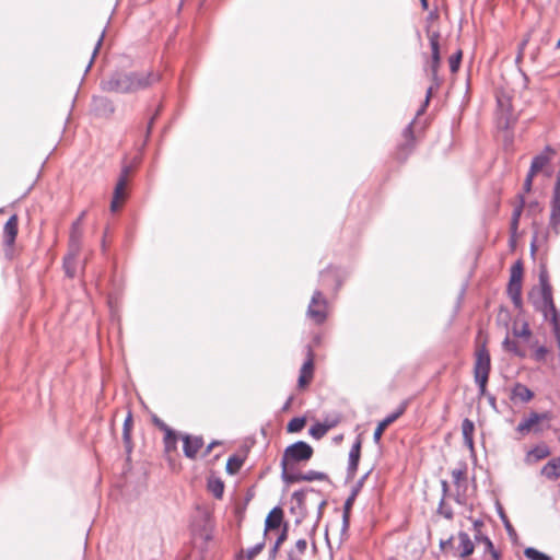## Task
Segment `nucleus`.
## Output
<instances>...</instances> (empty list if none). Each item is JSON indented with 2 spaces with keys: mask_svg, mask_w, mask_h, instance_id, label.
Returning a JSON list of instances; mask_svg holds the SVG:
<instances>
[{
  "mask_svg": "<svg viewBox=\"0 0 560 560\" xmlns=\"http://www.w3.org/2000/svg\"><path fill=\"white\" fill-rule=\"evenodd\" d=\"M244 460H245V457L240 456L237 454H232L226 460V465H225L226 474L230 476L237 474L238 470L241 469V467L243 466Z\"/></svg>",
  "mask_w": 560,
  "mask_h": 560,
  "instance_id": "obj_31",
  "label": "nucleus"
},
{
  "mask_svg": "<svg viewBox=\"0 0 560 560\" xmlns=\"http://www.w3.org/2000/svg\"><path fill=\"white\" fill-rule=\"evenodd\" d=\"M427 34L429 37L430 48H431V61L429 66L430 74H434L439 72V68L441 65V52H440V32H429V26L427 27Z\"/></svg>",
  "mask_w": 560,
  "mask_h": 560,
  "instance_id": "obj_15",
  "label": "nucleus"
},
{
  "mask_svg": "<svg viewBox=\"0 0 560 560\" xmlns=\"http://www.w3.org/2000/svg\"><path fill=\"white\" fill-rule=\"evenodd\" d=\"M81 243V231L80 230H70L69 236V252L74 255L79 254Z\"/></svg>",
  "mask_w": 560,
  "mask_h": 560,
  "instance_id": "obj_36",
  "label": "nucleus"
},
{
  "mask_svg": "<svg viewBox=\"0 0 560 560\" xmlns=\"http://www.w3.org/2000/svg\"><path fill=\"white\" fill-rule=\"evenodd\" d=\"M438 513L444 516L446 520H452L454 516L453 509L445 504L444 499H441L439 502Z\"/></svg>",
  "mask_w": 560,
  "mask_h": 560,
  "instance_id": "obj_46",
  "label": "nucleus"
},
{
  "mask_svg": "<svg viewBox=\"0 0 560 560\" xmlns=\"http://www.w3.org/2000/svg\"><path fill=\"white\" fill-rule=\"evenodd\" d=\"M339 421L340 417L338 415L334 417L327 416L320 423L327 425V431H329L330 429L335 428L339 423Z\"/></svg>",
  "mask_w": 560,
  "mask_h": 560,
  "instance_id": "obj_55",
  "label": "nucleus"
},
{
  "mask_svg": "<svg viewBox=\"0 0 560 560\" xmlns=\"http://www.w3.org/2000/svg\"><path fill=\"white\" fill-rule=\"evenodd\" d=\"M502 346H503L504 350L512 352L513 354H515L520 358L525 357V352L518 348L517 343L514 340L510 339L509 335L505 336V338L502 342Z\"/></svg>",
  "mask_w": 560,
  "mask_h": 560,
  "instance_id": "obj_39",
  "label": "nucleus"
},
{
  "mask_svg": "<svg viewBox=\"0 0 560 560\" xmlns=\"http://www.w3.org/2000/svg\"><path fill=\"white\" fill-rule=\"evenodd\" d=\"M550 453V447L546 443L541 442L527 452V457L533 462H538L548 457Z\"/></svg>",
  "mask_w": 560,
  "mask_h": 560,
  "instance_id": "obj_28",
  "label": "nucleus"
},
{
  "mask_svg": "<svg viewBox=\"0 0 560 560\" xmlns=\"http://www.w3.org/2000/svg\"><path fill=\"white\" fill-rule=\"evenodd\" d=\"M183 441V453L188 459H195L199 450L203 446L205 441L201 435H191L185 433L180 436Z\"/></svg>",
  "mask_w": 560,
  "mask_h": 560,
  "instance_id": "obj_17",
  "label": "nucleus"
},
{
  "mask_svg": "<svg viewBox=\"0 0 560 560\" xmlns=\"http://www.w3.org/2000/svg\"><path fill=\"white\" fill-rule=\"evenodd\" d=\"M541 475L550 480H556L560 477V457L551 458L542 468Z\"/></svg>",
  "mask_w": 560,
  "mask_h": 560,
  "instance_id": "obj_25",
  "label": "nucleus"
},
{
  "mask_svg": "<svg viewBox=\"0 0 560 560\" xmlns=\"http://www.w3.org/2000/svg\"><path fill=\"white\" fill-rule=\"evenodd\" d=\"M535 396V393L525 384L516 382L514 386L511 389V396L510 399L513 402H522L527 404Z\"/></svg>",
  "mask_w": 560,
  "mask_h": 560,
  "instance_id": "obj_22",
  "label": "nucleus"
},
{
  "mask_svg": "<svg viewBox=\"0 0 560 560\" xmlns=\"http://www.w3.org/2000/svg\"><path fill=\"white\" fill-rule=\"evenodd\" d=\"M152 422L153 424L163 433H167L168 430H173L170 425H167L162 419H160L156 415L152 416Z\"/></svg>",
  "mask_w": 560,
  "mask_h": 560,
  "instance_id": "obj_54",
  "label": "nucleus"
},
{
  "mask_svg": "<svg viewBox=\"0 0 560 560\" xmlns=\"http://www.w3.org/2000/svg\"><path fill=\"white\" fill-rule=\"evenodd\" d=\"M116 110L114 102L104 95H93L90 103V114L94 118L109 119Z\"/></svg>",
  "mask_w": 560,
  "mask_h": 560,
  "instance_id": "obj_8",
  "label": "nucleus"
},
{
  "mask_svg": "<svg viewBox=\"0 0 560 560\" xmlns=\"http://www.w3.org/2000/svg\"><path fill=\"white\" fill-rule=\"evenodd\" d=\"M523 211L524 210H522V206L514 207V209L512 211L510 230H513V232H515V230H518L520 219L522 217Z\"/></svg>",
  "mask_w": 560,
  "mask_h": 560,
  "instance_id": "obj_45",
  "label": "nucleus"
},
{
  "mask_svg": "<svg viewBox=\"0 0 560 560\" xmlns=\"http://www.w3.org/2000/svg\"><path fill=\"white\" fill-rule=\"evenodd\" d=\"M552 419V413L550 411L545 412H537V411H530L528 416L524 417L517 427L515 428V431L520 433L521 435L528 434L529 432H533L535 434L542 433L546 429H549L550 425H544L542 421L547 420L550 421Z\"/></svg>",
  "mask_w": 560,
  "mask_h": 560,
  "instance_id": "obj_6",
  "label": "nucleus"
},
{
  "mask_svg": "<svg viewBox=\"0 0 560 560\" xmlns=\"http://www.w3.org/2000/svg\"><path fill=\"white\" fill-rule=\"evenodd\" d=\"M131 172V166L130 165H124L121 167V171H120V174H119V177L117 180H121L122 179V183L127 184V178H128V175L130 174Z\"/></svg>",
  "mask_w": 560,
  "mask_h": 560,
  "instance_id": "obj_59",
  "label": "nucleus"
},
{
  "mask_svg": "<svg viewBox=\"0 0 560 560\" xmlns=\"http://www.w3.org/2000/svg\"><path fill=\"white\" fill-rule=\"evenodd\" d=\"M19 233V218L18 214L9 217L3 226V244L7 247H12L15 243Z\"/></svg>",
  "mask_w": 560,
  "mask_h": 560,
  "instance_id": "obj_21",
  "label": "nucleus"
},
{
  "mask_svg": "<svg viewBox=\"0 0 560 560\" xmlns=\"http://www.w3.org/2000/svg\"><path fill=\"white\" fill-rule=\"evenodd\" d=\"M536 175L537 174L533 173L530 170L527 171L522 188V191H524V194H529L532 191L533 180Z\"/></svg>",
  "mask_w": 560,
  "mask_h": 560,
  "instance_id": "obj_49",
  "label": "nucleus"
},
{
  "mask_svg": "<svg viewBox=\"0 0 560 560\" xmlns=\"http://www.w3.org/2000/svg\"><path fill=\"white\" fill-rule=\"evenodd\" d=\"M475 381V384L477 385L478 387V396L479 397H488V395H490L491 393L488 392L487 389V385H488V381L489 380H474Z\"/></svg>",
  "mask_w": 560,
  "mask_h": 560,
  "instance_id": "obj_50",
  "label": "nucleus"
},
{
  "mask_svg": "<svg viewBox=\"0 0 560 560\" xmlns=\"http://www.w3.org/2000/svg\"><path fill=\"white\" fill-rule=\"evenodd\" d=\"M178 439V434L174 429L168 430L167 433L164 434L163 444L165 454L168 455L177 450Z\"/></svg>",
  "mask_w": 560,
  "mask_h": 560,
  "instance_id": "obj_30",
  "label": "nucleus"
},
{
  "mask_svg": "<svg viewBox=\"0 0 560 560\" xmlns=\"http://www.w3.org/2000/svg\"><path fill=\"white\" fill-rule=\"evenodd\" d=\"M538 282L540 296H536L537 289L534 287L528 292V299L535 311L542 313L545 319H549L556 337L560 357V312L555 305L549 273L546 266L544 265H541L539 269Z\"/></svg>",
  "mask_w": 560,
  "mask_h": 560,
  "instance_id": "obj_2",
  "label": "nucleus"
},
{
  "mask_svg": "<svg viewBox=\"0 0 560 560\" xmlns=\"http://www.w3.org/2000/svg\"><path fill=\"white\" fill-rule=\"evenodd\" d=\"M266 546V537L262 536L261 540L246 550L245 558L247 560H253L257 555H259Z\"/></svg>",
  "mask_w": 560,
  "mask_h": 560,
  "instance_id": "obj_40",
  "label": "nucleus"
},
{
  "mask_svg": "<svg viewBox=\"0 0 560 560\" xmlns=\"http://www.w3.org/2000/svg\"><path fill=\"white\" fill-rule=\"evenodd\" d=\"M524 276V265L522 259H517L510 269V278L506 287V294L510 296L514 307L522 311V284Z\"/></svg>",
  "mask_w": 560,
  "mask_h": 560,
  "instance_id": "obj_4",
  "label": "nucleus"
},
{
  "mask_svg": "<svg viewBox=\"0 0 560 560\" xmlns=\"http://www.w3.org/2000/svg\"><path fill=\"white\" fill-rule=\"evenodd\" d=\"M549 224L551 229L558 234L560 228V170L557 173L556 182L552 188Z\"/></svg>",
  "mask_w": 560,
  "mask_h": 560,
  "instance_id": "obj_14",
  "label": "nucleus"
},
{
  "mask_svg": "<svg viewBox=\"0 0 560 560\" xmlns=\"http://www.w3.org/2000/svg\"><path fill=\"white\" fill-rule=\"evenodd\" d=\"M327 432V425H324L320 422L312 424L308 429V434L315 440L322 439Z\"/></svg>",
  "mask_w": 560,
  "mask_h": 560,
  "instance_id": "obj_42",
  "label": "nucleus"
},
{
  "mask_svg": "<svg viewBox=\"0 0 560 560\" xmlns=\"http://www.w3.org/2000/svg\"><path fill=\"white\" fill-rule=\"evenodd\" d=\"M132 427H133L132 411L128 410L127 415L125 417L124 423H122V442H124L125 452H126L128 458L130 457L132 450H133V444H132V440H131Z\"/></svg>",
  "mask_w": 560,
  "mask_h": 560,
  "instance_id": "obj_23",
  "label": "nucleus"
},
{
  "mask_svg": "<svg viewBox=\"0 0 560 560\" xmlns=\"http://www.w3.org/2000/svg\"><path fill=\"white\" fill-rule=\"evenodd\" d=\"M513 335L518 338L528 339L532 335V330L527 322H524L521 329L513 328Z\"/></svg>",
  "mask_w": 560,
  "mask_h": 560,
  "instance_id": "obj_48",
  "label": "nucleus"
},
{
  "mask_svg": "<svg viewBox=\"0 0 560 560\" xmlns=\"http://www.w3.org/2000/svg\"><path fill=\"white\" fill-rule=\"evenodd\" d=\"M416 121V118H413L404 129L401 132L402 138L405 139V142L399 143L396 148V159L400 162H405L408 156L411 154L412 150L415 149V132H413V124Z\"/></svg>",
  "mask_w": 560,
  "mask_h": 560,
  "instance_id": "obj_13",
  "label": "nucleus"
},
{
  "mask_svg": "<svg viewBox=\"0 0 560 560\" xmlns=\"http://www.w3.org/2000/svg\"><path fill=\"white\" fill-rule=\"evenodd\" d=\"M307 548V541L304 538H300L295 542V549L299 555H303L306 551Z\"/></svg>",
  "mask_w": 560,
  "mask_h": 560,
  "instance_id": "obj_58",
  "label": "nucleus"
},
{
  "mask_svg": "<svg viewBox=\"0 0 560 560\" xmlns=\"http://www.w3.org/2000/svg\"><path fill=\"white\" fill-rule=\"evenodd\" d=\"M548 353V348L546 346H539L535 349L533 357L534 360L537 362H541L546 359V355Z\"/></svg>",
  "mask_w": 560,
  "mask_h": 560,
  "instance_id": "obj_52",
  "label": "nucleus"
},
{
  "mask_svg": "<svg viewBox=\"0 0 560 560\" xmlns=\"http://www.w3.org/2000/svg\"><path fill=\"white\" fill-rule=\"evenodd\" d=\"M288 534H289V523L285 522V523H283L279 534L277 535L276 540L273 541V544L269 548L268 560H276L277 559V556L279 553L280 547L288 539Z\"/></svg>",
  "mask_w": 560,
  "mask_h": 560,
  "instance_id": "obj_24",
  "label": "nucleus"
},
{
  "mask_svg": "<svg viewBox=\"0 0 560 560\" xmlns=\"http://www.w3.org/2000/svg\"><path fill=\"white\" fill-rule=\"evenodd\" d=\"M453 540H454L453 536H450L447 539H441L440 544H439L440 549L442 551H444L446 548L453 549Z\"/></svg>",
  "mask_w": 560,
  "mask_h": 560,
  "instance_id": "obj_60",
  "label": "nucleus"
},
{
  "mask_svg": "<svg viewBox=\"0 0 560 560\" xmlns=\"http://www.w3.org/2000/svg\"><path fill=\"white\" fill-rule=\"evenodd\" d=\"M409 405V400H402L398 407L386 417H384L376 425L373 432V442L376 445H381L382 435L387 427H389L393 422H395L399 417H401Z\"/></svg>",
  "mask_w": 560,
  "mask_h": 560,
  "instance_id": "obj_12",
  "label": "nucleus"
},
{
  "mask_svg": "<svg viewBox=\"0 0 560 560\" xmlns=\"http://www.w3.org/2000/svg\"><path fill=\"white\" fill-rule=\"evenodd\" d=\"M190 528L192 535L201 537L205 541H210L213 537L211 517L208 513H205L201 517L192 521Z\"/></svg>",
  "mask_w": 560,
  "mask_h": 560,
  "instance_id": "obj_18",
  "label": "nucleus"
},
{
  "mask_svg": "<svg viewBox=\"0 0 560 560\" xmlns=\"http://www.w3.org/2000/svg\"><path fill=\"white\" fill-rule=\"evenodd\" d=\"M463 59V51L457 49L454 54H452L448 58L450 71L452 73H456L459 70L460 63Z\"/></svg>",
  "mask_w": 560,
  "mask_h": 560,
  "instance_id": "obj_41",
  "label": "nucleus"
},
{
  "mask_svg": "<svg viewBox=\"0 0 560 560\" xmlns=\"http://www.w3.org/2000/svg\"><path fill=\"white\" fill-rule=\"evenodd\" d=\"M527 212L526 214L528 217L533 215L535 212H541L544 210L542 206L540 205V202L538 200H530L528 203H527Z\"/></svg>",
  "mask_w": 560,
  "mask_h": 560,
  "instance_id": "obj_51",
  "label": "nucleus"
},
{
  "mask_svg": "<svg viewBox=\"0 0 560 560\" xmlns=\"http://www.w3.org/2000/svg\"><path fill=\"white\" fill-rule=\"evenodd\" d=\"M472 372L474 380H489L491 372V357L486 343H483L475 353Z\"/></svg>",
  "mask_w": 560,
  "mask_h": 560,
  "instance_id": "obj_9",
  "label": "nucleus"
},
{
  "mask_svg": "<svg viewBox=\"0 0 560 560\" xmlns=\"http://www.w3.org/2000/svg\"><path fill=\"white\" fill-rule=\"evenodd\" d=\"M307 316L317 325H322L327 319V300L319 290H315L311 298Z\"/></svg>",
  "mask_w": 560,
  "mask_h": 560,
  "instance_id": "obj_10",
  "label": "nucleus"
},
{
  "mask_svg": "<svg viewBox=\"0 0 560 560\" xmlns=\"http://www.w3.org/2000/svg\"><path fill=\"white\" fill-rule=\"evenodd\" d=\"M428 15L425 16V28L429 26V32H432L430 28V25L432 22L436 21L439 19V9L435 5L432 10H428Z\"/></svg>",
  "mask_w": 560,
  "mask_h": 560,
  "instance_id": "obj_53",
  "label": "nucleus"
},
{
  "mask_svg": "<svg viewBox=\"0 0 560 560\" xmlns=\"http://www.w3.org/2000/svg\"><path fill=\"white\" fill-rule=\"evenodd\" d=\"M474 541L477 544H480V542L483 544V546H485L483 553L485 555L487 553L488 549H491L494 546L492 540L490 539V537L482 533H479V535H474Z\"/></svg>",
  "mask_w": 560,
  "mask_h": 560,
  "instance_id": "obj_47",
  "label": "nucleus"
},
{
  "mask_svg": "<svg viewBox=\"0 0 560 560\" xmlns=\"http://www.w3.org/2000/svg\"><path fill=\"white\" fill-rule=\"evenodd\" d=\"M361 448H362V439L361 435H357L354 442L352 443V446L349 451L348 456V467H347V475L346 480L349 481L354 478L359 464L361 458Z\"/></svg>",
  "mask_w": 560,
  "mask_h": 560,
  "instance_id": "obj_16",
  "label": "nucleus"
},
{
  "mask_svg": "<svg viewBox=\"0 0 560 560\" xmlns=\"http://www.w3.org/2000/svg\"><path fill=\"white\" fill-rule=\"evenodd\" d=\"M104 36H105V28L102 31V33H101V35H100V37H98V39H97V42H96V44L94 46L91 59H90V61H89V63H88V66L85 68V73H88L90 71V69H91V67H92V65L94 62V59L97 56V54L100 51V48H101V46L103 44Z\"/></svg>",
  "mask_w": 560,
  "mask_h": 560,
  "instance_id": "obj_43",
  "label": "nucleus"
},
{
  "mask_svg": "<svg viewBox=\"0 0 560 560\" xmlns=\"http://www.w3.org/2000/svg\"><path fill=\"white\" fill-rule=\"evenodd\" d=\"M306 421H307V419H306L305 416L293 417L287 423L285 430H287L288 433H299L306 425Z\"/></svg>",
  "mask_w": 560,
  "mask_h": 560,
  "instance_id": "obj_34",
  "label": "nucleus"
},
{
  "mask_svg": "<svg viewBox=\"0 0 560 560\" xmlns=\"http://www.w3.org/2000/svg\"><path fill=\"white\" fill-rule=\"evenodd\" d=\"M487 553L491 556L492 560H501V552L498 549H495L494 546L491 549H488Z\"/></svg>",
  "mask_w": 560,
  "mask_h": 560,
  "instance_id": "obj_64",
  "label": "nucleus"
},
{
  "mask_svg": "<svg viewBox=\"0 0 560 560\" xmlns=\"http://www.w3.org/2000/svg\"><path fill=\"white\" fill-rule=\"evenodd\" d=\"M283 518H284L283 509L280 505L273 506L269 511V513L267 514V516L265 518L262 536H265L267 538V535L270 530H276L278 528L281 529L283 523H285V521Z\"/></svg>",
  "mask_w": 560,
  "mask_h": 560,
  "instance_id": "obj_19",
  "label": "nucleus"
},
{
  "mask_svg": "<svg viewBox=\"0 0 560 560\" xmlns=\"http://www.w3.org/2000/svg\"><path fill=\"white\" fill-rule=\"evenodd\" d=\"M126 185L127 184L122 183V179L117 180L115 188H114L113 198L120 199L124 196V190H125Z\"/></svg>",
  "mask_w": 560,
  "mask_h": 560,
  "instance_id": "obj_56",
  "label": "nucleus"
},
{
  "mask_svg": "<svg viewBox=\"0 0 560 560\" xmlns=\"http://www.w3.org/2000/svg\"><path fill=\"white\" fill-rule=\"evenodd\" d=\"M475 423L468 418H465L462 422L463 439L474 436Z\"/></svg>",
  "mask_w": 560,
  "mask_h": 560,
  "instance_id": "obj_44",
  "label": "nucleus"
},
{
  "mask_svg": "<svg viewBox=\"0 0 560 560\" xmlns=\"http://www.w3.org/2000/svg\"><path fill=\"white\" fill-rule=\"evenodd\" d=\"M495 511L506 530L508 536L511 538V540H513V541L516 540L517 533L514 529L513 525L511 524L508 515L505 514V511H504L502 504L499 501L495 502Z\"/></svg>",
  "mask_w": 560,
  "mask_h": 560,
  "instance_id": "obj_26",
  "label": "nucleus"
},
{
  "mask_svg": "<svg viewBox=\"0 0 560 560\" xmlns=\"http://www.w3.org/2000/svg\"><path fill=\"white\" fill-rule=\"evenodd\" d=\"M207 489L215 499L220 500L224 494V482L220 477L210 476L207 480Z\"/></svg>",
  "mask_w": 560,
  "mask_h": 560,
  "instance_id": "obj_29",
  "label": "nucleus"
},
{
  "mask_svg": "<svg viewBox=\"0 0 560 560\" xmlns=\"http://www.w3.org/2000/svg\"><path fill=\"white\" fill-rule=\"evenodd\" d=\"M457 465V468L452 471V477L454 485L459 488L462 481L466 482L467 463L465 460H460Z\"/></svg>",
  "mask_w": 560,
  "mask_h": 560,
  "instance_id": "obj_33",
  "label": "nucleus"
},
{
  "mask_svg": "<svg viewBox=\"0 0 560 560\" xmlns=\"http://www.w3.org/2000/svg\"><path fill=\"white\" fill-rule=\"evenodd\" d=\"M483 526V521L481 518H476L472 521V528L475 532V535H479L481 532V527Z\"/></svg>",
  "mask_w": 560,
  "mask_h": 560,
  "instance_id": "obj_63",
  "label": "nucleus"
},
{
  "mask_svg": "<svg viewBox=\"0 0 560 560\" xmlns=\"http://www.w3.org/2000/svg\"><path fill=\"white\" fill-rule=\"evenodd\" d=\"M320 500L318 501V504H317V522H319V520L322 518L323 516V511L325 509V506L327 505V500L325 499L324 494L322 493V497H318Z\"/></svg>",
  "mask_w": 560,
  "mask_h": 560,
  "instance_id": "obj_57",
  "label": "nucleus"
},
{
  "mask_svg": "<svg viewBox=\"0 0 560 560\" xmlns=\"http://www.w3.org/2000/svg\"><path fill=\"white\" fill-rule=\"evenodd\" d=\"M457 536L459 544L457 548L454 549L453 556L460 559H466L474 553L475 541L471 540L470 536L464 530H459Z\"/></svg>",
  "mask_w": 560,
  "mask_h": 560,
  "instance_id": "obj_20",
  "label": "nucleus"
},
{
  "mask_svg": "<svg viewBox=\"0 0 560 560\" xmlns=\"http://www.w3.org/2000/svg\"><path fill=\"white\" fill-rule=\"evenodd\" d=\"M312 378L313 377H307V375L300 374L299 378H298V387L299 388L306 387L310 384V382L312 381Z\"/></svg>",
  "mask_w": 560,
  "mask_h": 560,
  "instance_id": "obj_61",
  "label": "nucleus"
},
{
  "mask_svg": "<svg viewBox=\"0 0 560 560\" xmlns=\"http://www.w3.org/2000/svg\"><path fill=\"white\" fill-rule=\"evenodd\" d=\"M550 162V156L545 153H538L532 159L529 168L533 173L538 174Z\"/></svg>",
  "mask_w": 560,
  "mask_h": 560,
  "instance_id": "obj_32",
  "label": "nucleus"
},
{
  "mask_svg": "<svg viewBox=\"0 0 560 560\" xmlns=\"http://www.w3.org/2000/svg\"><path fill=\"white\" fill-rule=\"evenodd\" d=\"M308 493L314 494L316 497H322V491L317 490L313 487L301 488L299 490H295L291 495V499H292V501L295 502V505H292L290 508V513L295 515V520H294L295 526H300L308 515L307 498H306V495Z\"/></svg>",
  "mask_w": 560,
  "mask_h": 560,
  "instance_id": "obj_5",
  "label": "nucleus"
},
{
  "mask_svg": "<svg viewBox=\"0 0 560 560\" xmlns=\"http://www.w3.org/2000/svg\"><path fill=\"white\" fill-rule=\"evenodd\" d=\"M78 255H74L73 253H68L63 257L62 266L65 273L68 278H74L75 276V258Z\"/></svg>",
  "mask_w": 560,
  "mask_h": 560,
  "instance_id": "obj_35",
  "label": "nucleus"
},
{
  "mask_svg": "<svg viewBox=\"0 0 560 560\" xmlns=\"http://www.w3.org/2000/svg\"><path fill=\"white\" fill-rule=\"evenodd\" d=\"M305 350V360L301 366L300 374L307 375V377H313L314 374V351L311 345H306L304 347Z\"/></svg>",
  "mask_w": 560,
  "mask_h": 560,
  "instance_id": "obj_27",
  "label": "nucleus"
},
{
  "mask_svg": "<svg viewBox=\"0 0 560 560\" xmlns=\"http://www.w3.org/2000/svg\"><path fill=\"white\" fill-rule=\"evenodd\" d=\"M161 75L154 71H113L106 79L100 82V89L104 92L118 94H131L147 90L159 82Z\"/></svg>",
  "mask_w": 560,
  "mask_h": 560,
  "instance_id": "obj_1",
  "label": "nucleus"
},
{
  "mask_svg": "<svg viewBox=\"0 0 560 560\" xmlns=\"http://www.w3.org/2000/svg\"><path fill=\"white\" fill-rule=\"evenodd\" d=\"M281 480L287 486L293 485L296 482H302V481L312 482L315 480L331 482L328 474H326L324 471L313 470V469L307 470L305 472L298 471V470L290 472V474L285 472L284 476L281 477Z\"/></svg>",
  "mask_w": 560,
  "mask_h": 560,
  "instance_id": "obj_11",
  "label": "nucleus"
},
{
  "mask_svg": "<svg viewBox=\"0 0 560 560\" xmlns=\"http://www.w3.org/2000/svg\"><path fill=\"white\" fill-rule=\"evenodd\" d=\"M441 490H442L441 499L445 500L450 493V485H448L447 480H445V479L441 480Z\"/></svg>",
  "mask_w": 560,
  "mask_h": 560,
  "instance_id": "obj_62",
  "label": "nucleus"
},
{
  "mask_svg": "<svg viewBox=\"0 0 560 560\" xmlns=\"http://www.w3.org/2000/svg\"><path fill=\"white\" fill-rule=\"evenodd\" d=\"M313 446L303 440H299L289 444L283 450L280 459V478L283 477L285 472L290 474L295 471L299 465L307 463L313 457Z\"/></svg>",
  "mask_w": 560,
  "mask_h": 560,
  "instance_id": "obj_3",
  "label": "nucleus"
},
{
  "mask_svg": "<svg viewBox=\"0 0 560 560\" xmlns=\"http://www.w3.org/2000/svg\"><path fill=\"white\" fill-rule=\"evenodd\" d=\"M533 235L529 244V254L532 258H535L537 253V242L540 232V224L537 221L532 222Z\"/></svg>",
  "mask_w": 560,
  "mask_h": 560,
  "instance_id": "obj_38",
  "label": "nucleus"
},
{
  "mask_svg": "<svg viewBox=\"0 0 560 560\" xmlns=\"http://www.w3.org/2000/svg\"><path fill=\"white\" fill-rule=\"evenodd\" d=\"M524 556L528 560H552V557L536 549L535 547H526Z\"/></svg>",
  "mask_w": 560,
  "mask_h": 560,
  "instance_id": "obj_37",
  "label": "nucleus"
},
{
  "mask_svg": "<svg viewBox=\"0 0 560 560\" xmlns=\"http://www.w3.org/2000/svg\"><path fill=\"white\" fill-rule=\"evenodd\" d=\"M373 468H370L363 476H361L357 482L352 486L351 491L347 499L343 502L342 505V524H341V535H345L350 526V515L351 511L354 504V501L362 490L364 482L369 478L370 474L372 472Z\"/></svg>",
  "mask_w": 560,
  "mask_h": 560,
  "instance_id": "obj_7",
  "label": "nucleus"
}]
</instances>
